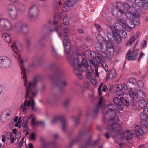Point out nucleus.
Here are the masks:
<instances>
[{
    "mask_svg": "<svg viewBox=\"0 0 148 148\" xmlns=\"http://www.w3.org/2000/svg\"><path fill=\"white\" fill-rule=\"evenodd\" d=\"M64 26L63 24H61L59 27L50 29V31L52 32L56 30L60 38L64 37L63 43L64 52L67 55L68 60L71 65L73 67L75 73L78 78L81 79L82 77L81 72L86 70L88 72H93L94 75L96 76L95 71V72L94 70L92 71V66L88 65L87 61L84 59L85 53L81 49H78L75 53H73L72 55L70 54L71 44L69 37L67 35L69 30L68 28L64 29Z\"/></svg>",
    "mask_w": 148,
    "mask_h": 148,
    "instance_id": "obj_1",
    "label": "nucleus"
},
{
    "mask_svg": "<svg viewBox=\"0 0 148 148\" xmlns=\"http://www.w3.org/2000/svg\"><path fill=\"white\" fill-rule=\"evenodd\" d=\"M116 9H113L112 11L113 15L119 18L123 16H125L128 19L126 20L123 19H119L118 21L121 24L122 27L127 31H132V27L129 25V24L136 26L139 25L140 21L138 18L139 15L138 12L143 8L148 9V0H135V4L133 7L126 3L123 4L119 2L116 4Z\"/></svg>",
    "mask_w": 148,
    "mask_h": 148,
    "instance_id": "obj_2",
    "label": "nucleus"
},
{
    "mask_svg": "<svg viewBox=\"0 0 148 148\" xmlns=\"http://www.w3.org/2000/svg\"><path fill=\"white\" fill-rule=\"evenodd\" d=\"M96 42L95 44V48L96 51L94 52L92 51H90V56L91 59H90V61L92 64V66L95 68V74L96 76H99L98 72V68L99 65L95 64V61L98 63H101L102 67L106 71H108V67L105 62V57H103V48L101 44L104 42L103 38L100 34H98L96 37Z\"/></svg>",
    "mask_w": 148,
    "mask_h": 148,
    "instance_id": "obj_3",
    "label": "nucleus"
},
{
    "mask_svg": "<svg viewBox=\"0 0 148 148\" xmlns=\"http://www.w3.org/2000/svg\"><path fill=\"white\" fill-rule=\"evenodd\" d=\"M38 80V78H35L29 84L26 94L25 98H27L29 95H30L31 96L29 100L27 101L25 99L23 105L22 104L20 107V110L24 114H26L27 110L30 106L32 107L33 109L35 110L34 106L35 104L33 98L37 95L38 92V90L36 88V86Z\"/></svg>",
    "mask_w": 148,
    "mask_h": 148,
    "instance_id": "obj_4",
    "label": "nucleus"
},
{
    "mask_svg": "<svg viewBox=\"0 0 148 148\" xmlns=\"http://www.w3.org/2000/svg\"><path fill=\"white\" fill-rule=\"evenodd\" d=\"M113 101L116 105L115 106L112 103L108 104V110L106 113H103V115L105 118L110 116V118L109 119L114 120L113 123L115 124V122L119 121V120L116 114L120 113V110H122L123 107L121 105V102L119 98L115 97L113 99Z\"/></svg>",
    "mask_w": 148,
    "mask_h": 148,
    "instance_id": "obj_5",
    "label": "nucleus"
},
{
    "mask_svg": "<svg viewBox=\"0 0 148 148\" xmlns=\"http://www.w3.org/2000/svg\"><path fill=\"white\" fill-rule=\"evenodd\" d=\"M118 121L115 122L114 123V120L109 119L107 123V129L111 131H115L117 132L116 135H115L114 137L117 138H120L121 139H124L126 140H130L132 138V132H130L128 130L124 131L122 133L120 134L121 126L120 125L117 123Z\"/></svg>",
    "mask_w": 148,
    "mask_h": 148,
    "instance_id": "obj_6",
    "label": "nucleus"
},
{
    "mask_svg": "<svg viewBox=\"0 0 148 148\" xmlns=\"http://www.w3.org/2000/svg\"><path fill=\"white\" fill-rule=\"evenodd\" d=\"M121 26H122L121 23H116L114 24V27H110L112 31L114 40L118 43H120L122 41L120 37L123 38H125L127 36V33L125 32L122 29L118 30Z\"/></svg>",
    "mask_w": 148,
    "mask_h": 148,
    "instance_id": "obj_7",
    "label": "nucleus"
},
{
    "mask_svg": "<svg viewBox=\"0 0 148 148\" xmlns=\"http://www.w3.org/2000/svg\"><path fill=\"white\" fill-rule=\"evenodd\" d=\"M103 39H104L103 38ZM104 42L101 43V45L103 48V57L109 59L111 58L113 56V52L114 51V44L112 43L110 40H106L105 41V45L104 47L103 44L104 43ZM116 53L117 52L115 51Z\"/></svg>",
    "mask_w": 148,
    "mask_h": 148,
    "instance_id": "obj_8",
    "label": "nucleus"
},
{
    "mask_svg": "<svg viewBox=\"0 0 148 148\" xmlns=\"http://www.w3.org/2000/svg\"><path fill=\"white\" fill-rule=\"evenodd\" d=\"M129 95L132 98L134 99V100L133 103H135L136 102L135 99L137 98H141V96L143 98H144V92L143 91L140 90L138 91H137L136 87H131L129 88Z\"/></svg>",
    "mask_w": 148,
    "mask_h": 148,
    "instance_id": "obj_9",
    "label": "nucleus"
},
{
    "mask_svg": "<svg viewBox=\"0 0 148 148\" xmlns=\"http://www.w3.org/2000/svg\"><path fill=\"white\" fill-rule=\"evenodd\" d=\"M18 60L19 62V64L21 71V74L23 80L24 85L25 87L27 86V80L26 79L25 71L24 67L23 61L22 59L21 56L20 55L18 56Z\"/></svg>",
    "mask_w": 148,
    "mask_h": 148,
    "instance_id": "obj_10",
    "label": "nucleus"
},
{
    "mask_svg": "<svg viewBox=\"0 0 148 148\" xmlns=\"http://www.w3.org/2000/svg\"><path fill=\"white\" fill-rule=\"evenodd\" d=\"M39 14V10L36 5H32L30 8L29 11V16L31 19L36 18Z\"/></svg>",
    "mask_w": 148,
    "mask_h": 148,
    "instance_id": "obj_11",
    "label": "nucleus"
},
{
    "mask_svg": "<svg viewBox=\"0 0 148 148\" xmlns=\"http://www.w3.org/2000/svg\"><path fill=\"white\" fill-rule=\"evenodd\" d=\"M58 120H59L61 122L62 129L63 130H64L66 126V122L64 116H60L54 117L51 119L50 122L51 123L53 124Z\"/></svg>",
    "mask_w": 148,
    "mask_h": 148,
    "instance_id": "obj_12",
    "label": "nucleus"
},
{
    "mask_svg": "<svg viewBox=\"0 0 148 148\" xmlns=\"http://www.w3.org/2000/svg\"><path fill=\"white\" fill-rule=\"evenodd\" d=\"M132 134L135 135L138 138L141 139H143V131L139 126H135V130L132 131Z\"/></svg>",
    "mask_w": 148,
    "mask_h": 148,
    "instance_id": "obj_13",
    "label": "nucleus"
},
{
    "mask_svg": "<svg viewBox=\"0 0 148 148\" xmlns=\"http://www.w3.org/2000/svg\"><path fill=\"white\" fill-rule=\"evenodd\" d=\"M9 21L5 19H0V31L8 30L9 29Z\"/></svg>",
    "mask_w": 148,
    "mask_h": 148,
    "instance_id": "obj_14",
    "label": "nucleus"
},
{
    "mask_svg": "<svg viewBox=\"0 0 148 148\" xmlns=\"http://www.w3.org/2000/svg\"><path fill=\"white\" fill-rule=\"evenodd\" d=\"M138 54V51L137 49H136L132 52L130 50H129L127 51L126 55V56L127 59L129 60H136Z\"/></svg>",
    "mask_w": 148,
    "mask_h": 148,
    "instance_id": "obj_15",
    "label": "nucleus"
},
{
    "mask_svg": "<svg viewBox=\"0 0 148 148\" xmlns=\"http://www.w3.org/2000/svg\"><path fill=\"white\" fill-rule=\"evenodd\" d=\"M9 58L6 56L0 57V67L7 68L8 66Z\"/></svg>",
    "mask_w": 148,
    "mask_h": 148,
    "instance_id": "obj_16",
    "label": "nucleus"
},
{
    "mask_svg": "<svg viewBox=\"0 0 148 148\" xmlns=\"http://www.w3.org/2000/svg\"><path fill=\"white\" fill-rule=\"evenodd\" d=\"M9 111L8 110L3 111L1 114L0 119L3 122H5L8 121L9 117Z\"/></svg>",
    "mask_w": 148,
    "mask_h": 148,
    "instance_id": "obj_17",
    "label": "nucleus"
},
{
    "mask_svg": "<svg viewBox=\"0 0 148 148\" xmlns=\"http://www.w3.org/2000/svg\"><path fill=\"white\" fill-rule=\"evenodd\" d=\"M145 93H144V98H143L141 96V98H139L138 99L139 101H138L139 106L141 108H143L145 107L147 105V103L145 100Z\"/></svg>",
    "mask_w": 148,
    "mask_h": 148,
    "instance_id": "obj_18",
    "label": "nucleus"
},
{
    "mask_svg": "<svg viewBox=\"0 0 148 148\" xmlns=\"http://www.w3.org/2000/svg\"><path fill=\"white\" fill-rule=\"evenodd\" d=\"M27 25L26 24H22L20 23H16L15 25V27L16 29L18 32H21L23 29L27 27Z\"/></svg>",
    "mask_w": 148,
    "mask_h": 148,
    "instance_id": "obj_19",
    "label": "nucleus"
},
{
    "mask_svg": "<svg viewBox=\"0 0 148 148\" xmlns=\"http://www.w3.org/2000/svg\"><path fill=\"white\" fill-rule=\"evenodd\" d=\"M140 121V126L143 129H146L148 126V118L141 119Z\"/></svg>",
    "mask_w": 148,
    "mask_h": 148,
    "instance_id": "obj_20",
    "label": "nucleus"
},
{
    "mask_svg": "<svg viewBox=\"0 0 148 148\" xmlns=\"http://www.w3.org/2000/svg\"><path fill=\"white\" fill-rule=\"evenodd\" d=\"M28 122V119L27 116H25L23 119L22 127L24 128V130L27 131L29 129V126L27 124Z\"/></svg>",
    "mask_w": 148,
    "mask_h": 148,
    "instance_id": "obj_21",
    "label": "nucleus"
},
{
    "mask_svg": "<svg viewBox=\"0 0 148 148\" xmlns=\"http://www.w3.org/2000/svg\"><path fill=\"white\" fill-rule=\"evenodd\" d=\"M140 117L141 119H146L148 118V108H145L143 111V113H141L140 115Z\"/></svg>",
    "mask_w": 148,
    "mask_h": 148,
    "instance_id": "obj_22",
    "label": "nucleus"
},
{
    "mask_svg": "<svg viewBox=\"0 0 148 148\" xmlns=\"http://www.w3.org/2000/svg\"><path fill=\"white\" fill-rule=\"evenodd\" d=\"M20 134L19 132H18L15 135V137L16 139L12 138L11 139V143H13L14 145L18 143V140L20 137Z\"/></svg>",
    "mask_w": 148,
    "mask_h": 148,
    "instance_id": "obj_23",
    "label": "nucleus"
},
{
    "mask_svg": "<svg viewBox=\"0 0 148 148\" xmlns=\"http://www.w3.org/2000/svg\"><path fill=\"white\" fill-rule=\"evenodd\" d=\"M31 118H32L31 119V124L33 127H34L39 124V122L36 121L33 114H31L29 116V119Z\"/></svg>",
    "mask_w": 148,
    "mask_h": 148,
    "instance_id": "obj_24",
    "label": "nucleus"
},
{
    "mask_svg": "<svg viewBox=\"0 0 148 148\" xmlns=\"http://www.w3.org/2000/svg\"><path fill=\"white\" fill-rule=\"evenodd\" d=\"M76 3V1L75 0H68L65 2L64 3L65 5L69 7L73 6Z\"/></svg>",
    "mask_w": 148,
    "mask_h": 148,
    "instance_id": "obj_25",
    "label": "nucleus"
},
{
    "mask_svg": "<svg viewBox=\"0 0 148 148\" xmlns=\"http://www.w3.org/2000/svg\"><path fill=\"white\" fill-rule=\"evenodd\" d=\"M137 38V36L134 37V36H132L130 38L129 40L125 44V45L127 47L130 46Z\"/></svg>",
    "mask_w": 148,
    "mask_h": 148,
    "instance_id": "obj_26",
    "label": "nucleus"
},
{
    "mask_svg": "<svg viewBox=\"0 0 148 148\" xmlns=\"http://www.w3.org/2000/svg\"><path fill=\"white\" fill-rule=\"evenodd\" d=\"M2 37L3 40L8 43H9V33L8 32H6L3 33Z\"/></svg>",
    "mask_w": 148,
    "mask_h": 148,
    "instance_id": "obj_27",
    "label": "nucleus"
},
{
    "mask_svg": "<svg viewBox=\"0 0 148 148\" xmlns=\"http://www.w3.org/2000/svg\"><path fill=\"white\" fill-rule=\"evenodd\" d=\"M136 82V79L134 78H131L130 79L129 82L127 83V85L129 86H131V87H134L135 88L136 86L134 84Z\"/></svg>",
    "mask_w": 148,
    "mask_h": 148,
    "instance_id": "obj_28",
    "label": "nucleus"
},
{
    "mask_svg": "<svg viewBox=\"0 0 148 148\" xmlns=\"http://www.w3.org/2000/svg\"><path fill=\"white\" fill-rule=\"evenodd\" d=\"M116 76L115 70L114 69H112L110 72L109 75V78L110 79H112L115 77Z\"/></svg>",
    "mask_w": 148,
    "mask_h": 148,
    "instance_id": "obj_29",
    "label": "nucleus"
},
{
    "mask_svg": "<svg viewBox=\"0 0 148 148\" xmlns=\"http://www.w3.org/2000/svg\"><path fill=\"white\" fill-rule=\"evenodd\" d=\"M103 100V97H101L99 99V104L97 106L96 109L94 111V112L96 113L98 112V109L99 108L101 107V103Z\"/></svg>",
    "mask_w": 148,
    "mask_h": 148,
    "instance_id": "obj_30",
    "label": "nucleus"
},
{
    "mask_svg": "<svg viewBox=\"0 0 148 148\" xmlns=\"http://www.w3.org/2000/svg\"><path fill=\"white\" fill-rule=\"evenodd\" d=\"M138 87L139 88H142L144 87V84L143 82L141 80H138L136 83Z\"/></svg>",
    "mask_w": 148,
    "mask_h": 148,
    "instance_id": "obj_31",
    "label": "nucleus"
},
{
    "mask_svg": "<svg viewBox=\"0 0 148 148\" xmlns=\"http://www.w3.org/2000/svg\"><path fill=\"white\" fill-rule=\"evenodd\" d=\"M131 86H129L127 85V84L125 83H123L122 85V90H124L127 91L128 90V88L129 87L130 88Z\"/></svg>",
    "mask_w": 148,
    "mask_h": 148,
    "instance_id": "obj_32",
    "label": "nucleus"
},
{
    "mask_svg": "<svg viewBox=\"0 0 148 148\" xmlns=\"http://www.w3.org/2000/svg\"><path fill=\"white\" fill-rule=\"evenodd\" d=\"M36 135L34 133L31 134L29 138L30 140L32 141H34L35 139Z\"/></svg>",
    "mask_w": 148,
    "mask_h": 148,
    "instance_id": "obj_33",
    "label": "nucleus"
},
{
    "mask_svg": "<svg viewBox=\"0 0 148 148\" xmlns=\"http://www.w3.org/2000/svg\"><path fill=\"white\" fill-rule=\"evenodd\" d=\"M63 24L65 25H67L69 24V20L67 19L66 16L64 17L63 18Z\"/></svg>",
    "mask_w": 148,
    "mask_h": 148,
    "instance_id": "obj_34",
    "label": "nucleus"
},
{
    "mask_svg": "<svg viewBox=\"0 0 148 148\" xmlns=\"http://www.w3.org/2000/svg\"><path fill=\"white\" fill-rule=\"evenodd\" d=\"M62 10L64 12H68L69 10V8L66 5L62 7Z\"/></svg>",
    "mask_w": 148,
    "mask_h": 148,
    "instance_id": "obj_35",
    "label": "nucleus"
},
{
    "mask_svg": "<svg viewBox=\"0 0 148 148\" xmlns=\"http://www.w3.org/2000/svg\"><path fill=\"white\" fill-rule=\"evenodd\" d=\"M12 50L15 53H16L18 51V49L16 47V44L15 43H13L12 45Z\"/></svg>",
    "mask_w": 148,
    "mask_h": 148,
    "instance_id": "obj_36",
    "label": "nucleus"
},
{
    "mask_svg": "<svg viewBox=\"0 0 148 148\" xmlns=\"http://www.w3.org/2000/svg\"><path fill=\"white\" fill-rule=\"evenodd\" d=\"M72 118L75 122V125H77L79 122L78 118L75 116H73Z\"/></svg>",
    "mask_w": 148,
    "mask_h": 148,
    "instance_id": "obj_37",
    "label": "nucleus"
},
{
    "mask_svg": "<svg viewBox=\"0 0 148 148\" xmlns=\"http://www.w3.org/2000/svg\"><path fill=\"white\" fill-rule=\"evenodd\" d=\"M60 84L61 86H64L66 85L67 83L64 79H62L60 82Z\"/></svg>",
    "mask_w": 148,
    "mask_h": 148,
    "instance_id": "obj_38",
    "label": "nucleus"
},
{
    "mask_svg": "<svg viewBox=\"0 0 148 148\" xmlns=\"http://www.w3.org/2000/svg\"><path fill=\"white\" fill-rule=\"evenodd\" d=\"M103 85V84H101L100 86H99L98 89V93L99 96H101L102 95V92L101 91V88L102 87V86Z\"/></svg>",
    "mask_w": 148,
    "mask_h": 148,
    "instance_id": "obj_39",
    "label": "nucleus"
},
{
    "mask_svg": "<svg viewBox=\"0 0 148 148\" xmlns=\"http://www.w3.org/2000/svg\"><path fill=\"white\" fill-rule=\"evenodd\" d=\"M95 27H96L97 30L98 32H100L101 30V27L100 26L99 24H94Z\"/></svg>",
    "mask_w": 148,
    "mask_h": 148,
    "instance_id": "obj_40",
    "label": "nucleus"
},
{
    "mask_svg": "<svg viewBox=\"0 0 148 148\" xmlns=\"http://www.w3.org/2000/svg\"><path fill=\"white\" fill-rule=\"evenodd\" d=\"M89 85V83L87 82H85L84 83L83 86L82 87L83 89H87L88 88Z\"/></svg>",
    "mask_w": 148,
    "mask_h": 148,
    "instance_id": "obj_41",
    "label": "nucleus"
},
{
    "mask_svg": "<svg viewBox=\"0 0 148 148\" xmlns=\"http://www.w3.org/2000/svg\"><path fill=\"white\" fill-rule=\"evenodd\" d=\"M115 88L116 89L122 90V85L121 84L116 85L115 86Z\"/></svg>",
    "mask_w": 148,
    "mask_h": 148,
    "instance_id": "obj_42",
    "label": "nucleus"
},
{
    "mask_svg": "<svg viewBox=\"0 0 148 148\" xmlns=\"http://www.w3.org/2000/svg\"><path fill=\"white\" fill-rule=\"evenodd\" d=\"M86 76L87 78L89 80H90L92 77L91 72L90 71L86 73Z\"/></svg>",
    "mask_w": 148,
    "mask_h": 148,
    "instance_id": "obj_43",
    "label": "nucleus"
},
{
    "mask_svg": "<svg viewBox=\"0 0 148 148\" xmlns=\"http://www.w3.org/2000/svg\"><path fill=\"white\" fill-rule=\"evenodd\" d=\"M124 92L121 90H118L116 92V94L118 96H121L123 94Z\"/></svg>",
    "mask_w": 148,
    "mask_h": 148,
    "instance_id": "obj_44",
    "label": "nucleus"
},
{
    "mask_svg": "<svg viewBox=\"0 0 148 148\" xmlns=\"http://www.w3.org/2000/svg\"><path fill=\"white\" fill-rule=\"evenodd\" d=\"M21 124L22 122L18 121L16 123L15 126L16 127H18V128H20L21 125Z\"/></svg>",
    "mask_w": 148,
    "mask_h": 148,
    "instance_id": "obj_45",
    "label": "nucleus"
},
{
    "mask_svg": "<svg viewBox=\"0 0 148 148\" xmlns=\"http://www.w3.org/2000/svg\"><path fill=\"white\" fill-rule=\"evenodd\" d=\"M144 56V54L142 52H140L139 56V57L138 59V61L140 62V59L142 58Z\"/></svg>",
    "mask_w": 148,
    "mask_h": 148,
    "instance_id": "obj_46",
    "label": "nucleus"
},
{
    "mask_svg": "<svg viewBox=\"0 0 148 148\" xmlns=\"http://www.w3.org/2000/svg\"><path fill=\"white\" fill-rule=\"evenodd\" d=\"M123 103L124 105L126 106H128L129 105L128 101L125 99H123Z\"/></svg>",
    "mask_w": 148,
    "mask_h": 148,
    "instance_id": "obj_47",
    "label": "nucleus"
},
{
    "mask_svg": "<svg viewBox=\"0 0 148 148\" xmlns=\"http://www.w3.org/2000/svg\"><path fill=\"white\" fill-rule=\"evenodd\" d=\"M89 80L91 81L92 84L95 85L96 84V82L95 77H93Z\"/></svg>",
    "mask_w": 148,
    "mask_h": 148,
    "instance_id": "obj_48",
    "label": "nucleus"
},
{
    "mask_svg": "<svg viewBox=\"0 0 148 148\" xmlns=\"http://www.w3.org/2000/svg\"><path fill=\"white\" fill-rule=\"evenodd\" d=\"M147 42L145 40H143L141 42V47L143 48H145L146 46Z\"/></svg>",
    "mask_w": 148,
    "mask_h": 148,
    "instance_id": "obj_49",
    "label": "nucleus"
},
{
    "mask_svg": "<svg viewBox=\"0 0 148 148\" xmlns=\"http://www.w3.org/2000/svg\"><path fill=\"white\" fill-rule=\"evenodd\" d=\"M23 139L21 140L19 142L18 145V147L19 148H22L23 143Z\"/></svg>",
    "mask_w": 148,
    "mask_h": 148,
    "instance_id": "obj_50",
    "label": "nucleus"
},
{
    "mask_svg": "<svg viewBox=\"0 0 148 148\" xmlns=\"http://www.w3.org/2000/svg\"><path fill=\"white\" fill-rule=\"evenodd\" d=\"M83 49L85 51L87 52L88 50V46L86 45H83Z\"/></svg>",
    "mask_w": 148,
    "mask_h": 148,
    "instance_id": "obj_51",
    "label": "nucleus"
},
{
    "mask_svg": "<svg viewBox=\"0 0 148 148\" xmlns=\"http://www.w3.org/2000/svg\"><path fill=\"white\" fill-rule=\"evenodd\" d=\"M119 145L121 148H125L126 146V144L125 143H121Z\"/></svg>",
    "mask_w": 148,
    "mask_h": 148,
    "instance_id": "obj_52",
    "label": "nucleus"
},
{
    "mask_svg": "<svg viewBox=\"0 0 148 148\" xmlns=\"http://www.w3.org/2000/svg\"><path fill=\"white\" fill-rule=\"evenodd\" d=\"M112 36L111 34L110 33H108L107 34V38L109 40H110L111 39L112 37Z\"/></svg>",
    "mask_w": 148,
    "mask_h": 148,
    "instance_id": "obj_53",
    "label": "nucleus"
},
{
    "mask_svg": "<svg viewBox=\"0 0 148 148\" xmlns=\"http://www.w3.org/2000/svg\"><path fill=\"white\" fill-rule=\"evenodd\" d=\"M108 88H107V86L106 85H104L103 86L102 88V90L104 92H106Z\"/></svg>",
    "mask_w": 148,
    "mask_h": 148,
    "instance_id": "obj_54",
    "label": "nucleus"
},
{
    "mask_svg": "<svg viewBox=\"0 0 148 148\" xmlns=\"http://www.w3.org/2000/svg\"><path fill=\"white\" fill-rule=\"evenodd\" d=\"M70 100L69 99H67L66 100L64 101V104L66 106L70 102Z\"/></svg>",
    "mask_w": 148,
    "mask_h": 148,
    "instance_id": "obj_55",
    "label": "nucleus"
},
{
    "mask_svg": "<svg viewBox=\"0 0 148 148\" xmlns=\"http://www.w3.org/2000/svg\"><path fill=\"white\" fill-rule=\"evenodd\" d=\"M1 141L3 143H4L5 141L6 138L3 135L1 136Z\"/></svg>",
    "mask_w": 148,
    "mask_h": 148,
    "instance_id": "obj_56",
    "label": "nucleus"
},
{
    "mask_svg": "<svg viewBox=\"0 0 148 148\" xmlns=\"http://www.w3.org/2000/svg\"><path fill=\"white\" fill-rule=\"evenodd\" d=\"M78 32L79 33L81 34L84 33V31L82 29H78Z\"/></svg>",
    "mask_w": 148,
    "mask_h": 148,
    "instance_id": "obj_57",
    "label": "nucleus"
},
{
    "mask_svg": "<svg viewBox=\"0 0 148 148\" xmlns=\"http://www.w3.org/2000/svg\"><path fill=\"white\" fill-rule=\"evenodd\" d=\"M28 148H34L33 145L32 144L29 143H28Z\"/></svg>",
    "mask_w": 148,
    "mask_h": 148,
    "instance_id": "obj_58",
    "label": "nucleus"
},
{
    "mask_svg": "<svg viewBox=\"0 0 148 148\" xmlns=\"http://www.w3.org/2000/svg\"><path fill=\"white\" fill-rule=\"evenodd\" d=\"M145 144H141L138 146V147L139 148H143L145 146Z\"/></svg>",
    "mask_w": 148,
    "mask_h": 148,
    "instance_id": "obj_59",
    "label": "nucleus"
},
{
    "mask_svg": "<svg viewBox=\"0 0 148 148\" xmlns=\"http://www.w3.org/2000/svg\"><path fill=\"white\" fill-rule=\"evenodd\" d=\"M139 34V32H136V34L134 35V37L137 36V38L138 37Z\"/></svg>",
    "mask_w": 148,
    "mask_h": 148,
    "instance_id": "obj_60",
    "label": "nucleus"
},
{
    "mask_svg": "<svg viewBox=\"0 0 148 148\" xmlns=\"http://www.w3.org/2000/svg\"><path fill=\"white\" fill-rule=\"evenodd\" d=\"M17 130L16 129H14L12 130V132L13 134H15L17 132Z\"/></svg>",
    "mask_w": 148,
    "mask_h": 148,
    "instance_id": "obj_61",
    "label": "nucleus"
},
{
    "mask_svg": "<svg viewBox=\"0 0 148 148\" xmlns=\"http://www.w3.org/2000/svg\"><path fill=\"white\" fill-rule=\"evenodd\" d=\"M105 136L106 138H108L109 137V136L108 133H106L105 134Z\"/></svg>",
    "mask_w": 148,
    "mask_h": 148,
    "instance_id": "obj_62",
    "label": "nucleus"
},
{
    "mask_svg": "<svg viewBox=\"0 0 148 148\" xmlns=\"http://www.w3.org/2000/svg\"><path fill=\"white\" fill-rule=\"evenodd\" d=\"M99 141V139H97L95 141H94V142H93V144L94 145H95Z\"/></svg>",
    "mask_w": 148,
    "mask_h": 148,
    "instance_id": "obj_63",
    "label": "nucleus"
},
{
    "mask_svg": "<svg viewBox=\"0 0 148 148\" xmlns=\"http://www.w3.org/2000/svg\"><path fill=\"white\" fill-rule=\"evenodd\" d=\"M2 91V88L0 85V96L1 95Z\"/></svg>",
    "mask_w": 148,
    "mask_h": 148,
    "instance_id": "obj_64",
    "label": "nucleus"
}]
</instances>
